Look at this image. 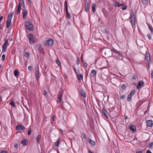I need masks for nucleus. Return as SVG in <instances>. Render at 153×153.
Masks as SVG:
<instances>
[{"instance_id": "obj_20", "label": "nucleus", "mask_w": 153, "mask_h": 153, "mask_svg": "<svg viewBox=\"0 0 153 153\" xmlns=\"http://www.w3.org/2000/svg\"><path fill=\"white\" fill-rule=\"evenodd\" d=\"M130 17L131 21L132 20V21H133L134 20H135L134 15V12H131Z\"/></svg>"}, {"instance_id": "obj_16", "label": "nucleus", "mask_w": 153, "mask_h": 153, "mask_svg": "<svg viewBox=\"0 0 153 153\" xmlns=\"http://www.w3.org/2000/svg\"><path fill=\"white\" fill-rule=\"evenodd\" d=\"M138 78V75L137 74H133L131 77V80L133 81H135Z\"/></svg>"}, {"instance_id": "obj_1", "label": "nucleus", "mask_w": 153, "mask_h": 153, "mask_svg": "<svg viewBox=\"0 0 153 153\" xmlns=\"http://www.w3.org/2000/svg\"><path fill=\"white\" fill-rule=\"evenodd\" d=\"M114 6L115 7H120L122 6L123 7H122V9L123 10H126L127 8V6L125 5L123 3H120L119 2L115 1L114 2Z\"/></svg>"}, {"instance_id": "obj_56", "label": "nucleus", "mask_w": 153, "mask_h": 153, "mask_svg": "<svg viewBox=\"0 0 153 153\" xmlns=\"http://www.w3.org/2000/svg\"><path fill=\"white\" fill-rule=\"evenodd\" d=\"M23 3L22 2H20L19 3L18 5H20V6H21L22 5Z\"/></svg>"}, {"instance_id": "obj_61", "label": "nucleus", "mask_w": 153, "mask_h": 153, "mask_svg": "<svg viewBox=\"0 0 153 153\" xmlns=\"http://www.w3.org/2000/svg\"><path fill=\"white\" fill-rule=\"evenodd\" d=\"M55 146L56 147L58 146H59V144H55Z\"/></svg>"}, {"instance_id": "obj_5", "label": "nucleus", "mask_w": 153, "mask_h": 153, "mask_svg": "<svg viewBox=\"0 0 153 153\" xmlns=\"http://www.w3.org/2000/svg\"><path fill=\"white\" fill-rule=\"evenodd\" d=\"M135 91L134 90L132 91L128 95L127 100L128 101L130 102L131 101V98L132 96L134 94Z\"/></svg>"}, {"instance_id": "obj_63", "label": "nucleus", "mask_w": 153, "mask_h": 153, "mask_svg": "<svg viewBox=\"0 0 153 153\" xmlns=\"http://www.w3.org/2000/svg\"><path fill=\"white\" fill-rule=\"evenodd\" d=\"M128 119V117L127 116H126V117H125V120H126V119Z\"/></svg>"}, {"instance_id": "obj_54", "label": "nucleus", "mask_w": 153, "mask_h": 153, "mask_svg": "<svg viewBox=\"0 0 153 153\" xmlns=\"http://www.w3.org/2000/svg\"><path fill=\"white\" fill-rule=\"evenodd\" d=\"M60 143V140L59 139H58V140L55 142V143Z\"/></svg>"}, {"instance_id": "obj_38", "label": "nucleus", "mask_w": 153, "mask_h": 153, "mask_svg": "<svg viewBox=\"0 0 153 153\" xmlns=\"http://www.w3.org/2000/svg\"><path fill=\"white\" fill-rule=\"evenodd\" d=\"M27 142L28 140L26 139H24L22 141L21 143H26Z\"/></svg>"}, {"instance_id": "obj_58", "label": "nucleus", "mask_w": 153, "mask_h": 153, "mask_svg": "<svg viewBox=\"0 0 153 153\" xmlns=\"http://www.w3.org/2000/svg\"><path fill=\"white\" fill-rule=\"evenodd\" d=\"M88 153H93L89 149L88 150Z\"/></svg>"}, {"instance_id": "obj_27", "label": "nucleus", "mask_w": 153, "mask_h": 153, "mask_svg": "<svg viewBox=\"0 0 153 153\" xmlns=\"http://www.w3.org/2000/svg\"><path fill=\"white\" fill-rule=\"evenodd\" d=\"M41 137V135H39L36 138V142L37 143H39V141L40 140Z\"/></svg>"}, {"instance_id": "obj_22", "label": "nucleus", "mask_w": 153, "mask_h": 153, "mask_svg": "<svg viewBox=\"0 0 153 153\" xmlns=\"http://www.w3.org/2000/svg\"><path fill=\"white\" fill-rule=\"evenodd\" d=\"M90 8L89 4L88 3L86 4L85 7V10L86 12H88L89 11Z\"/></svg>"}, {"instance_id": "obj_60", "label": "nucleus", "mask_w": 153, "mask_h": 153, "mask_svg": "<svg viewBox=\"0 0 153 153\" xmlns=\"http://www.w3.org/2000/svg\"><path fill=\"white\" fill-rule=\"evenodd\" d=\"M22 3H23V5H22V6L23 7H25V4H24L23 1Z\"/></svg>"}, {"instance_id": "obj_31", "label": "nucleus", "mask_w": 153, "mask_h": 153, "mask_svg": "<svg viewBox=\"0 0 153 153\" xmlns=\"http://www.w3.org/2000/svg\"><path fill=\"white\" fill-rule=\"evenodd\" d=\"M65 10L66 11V13H68V7L67 5V3L65 1Z\"/></svg>"}, {"instance_id": "obj_44", "label": "nucleus", "mask_w": 153, "mask_h": 153, "mask_svg": "<svg viewBox=\"0 0 153 153\" xmlns=\"http://www.w3.org/2000/svg\"><path fill=\"white\" fill-rule=\"evenodd\" d=\"M88 142L89 143H95V142L92 140L91 139L89 140L88 141Z\"/></svg>"}, {"instance_id": "obj_11", "label": "nucleus", "mask_w": 153, "mask_h": 153, "mask_svg": "<svg viewBox=\"0 0 153 153\" xmlns=\"http://www.w3.org/2000/svg\"><path fill=\"white\" fill-rule=\"evenodd\" d=\"M144 84V82L142 80H140L139 81L138 84L136 86V88L137 89H139L141 87H142Z\"/></svg>"}, {"instance_id": "obj_4", "label": "nucleus", "mask_w": 153, "mask_h": 153, "mask_svg": "<svg viewBox=\"0 0 153 153\" xmlns=\"http://www.w3.org/2000/svg\"><path fill=\"white\" fill-rule=\"evenodd\" d=\"M25 26L28 30L32 31L33 30V25L29 22H27L25 23Z\"/></svg>"}, {"instance_id": "obj_55", "label": "nucleus", "mask_w": 153, "mask_h": 153, "mask_svg": "<svg viewBox=\"0 0 153 153\" xmlns=\"http://www.w3.org/2000/svg\"><path fill=\"white\" fill-rule=\"evenodd\" d=\"M0 153H7L6 151H2Z\"/></svg>"}, {"instance_id": "obj_19", "label": "nucleus", "mask_w": 153, "mask_h": 153, "mask_svg": "<svg viewBox=\"0 0 153 153\" xmlns=\"http://www.w3.org/2000/svg\"><path fill=\"white\" fill-rule=\"evenodd\" d=\"M111 51L112 52H113L116 53V54H118L120 56H121L122 55V53H120L119 51L116 50L114 48H113L112 49H111Z\"/></svg>"}, {"instance_id": "obj_33", "label": "nucleus", "mask_w": 153, "mask_h": 153, "mask_svg": "<svg viewBox=\"0 0 153 153\" xmlns=\"http://www.w3.org/2000/svg\"><path fill=\"white\" fill-rule=\"evenodd\" d=\"M141 1L143 4H147L148 0H141Z\"/></svg>"}, {"instance_id": "obj_47", "label": "nucleus", "mask_w": 153, "mask_h": 153, "mask_svg": "<svg viewBox=\"0 0 153 153\" xmlns=\"http://www.w3.org/2000/svg\"><path fill=\"white\" fill-rule=\"evenodd\" d=\"M131 23L132 24V26H133L134 25H135V20H134L133 21H131Z\"/></svg>"}, {"instance_id": "obj_26", "label": "nucleus", "mask_w": 153, "mask_h": 153, "mask_svg": "<svg viewBox=\"0 0 153 153\" xmlns=\"http://www.w3.org/2000/svg\"><path fill=\"white\" fill-rule=\"evenodd\" d=\"M13 73L14 76L16 77H17L19 75V72L17 70H15L14 71Z\"/></svg>"}, {"instance_id": "obj_12", "label": "nucleus", "mask_w": 153, "mask_h": 153, "mask_svg": "<svg viewBox=\"0 0 153 153\" xmlns=\"http://www.w3.org/2000/svg\"><path fill=\"white\" fill-rule=\"evenodd\" d=\"M150 55L149 53L146 52L145 54V59L146 61L149 62L150 61Z\"/></svg>"}, {"instance_id": "obj_41", "label": "nucleus", "mask_w": 153, "mask_h": 153, "mask_svg": "<svg viewBox=\"0 0 153 153\" xmlns=\"http://www.w3.org/2000/svg\"><path fill=\"white\" fill-rule=\"evenodd\" d=\"M47 92L45 90H44L43 91V94L45 96H46L47 94Z\"/></svg>"}, {"instance_id": "obj_53", "label": "nucleus", "mask_w": 153, "mask_h": 153, "mask_svg": "<svg viewBox=\"0 0 153 153\" xmlns=\"http://www.w3.org/2000/svg\"><path fill=\"white\" fill-rule=\"evenodd\" d=\"M151 76L152 78H153V70L152 71L151 73Z\"/></svg>"}, {"instance_id": "obj_6", "label": "nucleus", "mask_w": 153, "mask_h": 153, "mask_svg": "<svg viewBox=\"0 0 153 153\" xmlns=\"http://www.w3.org/2000/svg\"><path fill=\"white\" fill-rule=\"evenodd\" d=\"M28 37L29 40L30 44L31 45L33 44L34 42L33 35L30 33L28 35Z\"/></svg>"}, {"instance_id": "obj_35", "label": "nucleus", "mask_w": 153, "mask_h": 153, "mask_svg": "<svg viewBox=\"0 0 153 153\" xmlns=\"http://www.w3.org/2000/svg\"><path fill=\"white\" fill-rule=\"evenodd\" d=\"M10 105L13 106L14 107H15L16 106L15 105V103L13 101H11L10 102Z\"/></svg>"}, {"instance_id": "obj_29", "label": "nucleus", "mask_w": 153, "mask_h": 153, "mask_svg": "<svg viewBox=\"0 0 153 153\" xmlns=\"http://www.w3.org/2000/svg\"><path fill=\"white\" fill-rule=\"evenodd\" d=\"M81 95L84 97H86V94L83 90H82L81 92Z\"/></svg>"}, {"instance_id": "obj_32", "label": "nucleus", "mask_w": 153, "mask_h": 153, "mask_svg": "<svg viewBox=\"0 0 153 153\" xmlns=\"http://www.w3.org/2000/svg\"><path fill=\"white\" fill-rule=\"evenodd\" d=\"M32 132V129L31 127H30L29 128V130L27 133V134L28 135H30L31 134Z\"/></svg>"}, {"instance_id": "obj_23", "label": "nucleus", "mask_w": 153, "mask_h": 153, "mask_svg": "<svg viewBox=\"0 0 153 153\" xmlns=\"http://www.w3.org/2000/svg\"><path fill=\"white\" fill-rule=\"evenodd\" d=\"M147 26L149 29L150 30L151 33L152 34L153 33V28L152 26L149 24H147Z\"/></svg>"}, {"instance_id": "obj_24", "label": "nucleus", "mask_w": 153, "mask_h": 153, "mask_svg": "<svg viewBox=\"0 0 153 153\" xmlns=\"http://www.w3.org/2000/svg\"><path fill=\"white\" fill-rule=\"evenodd\" d=\"M7 46H4V45H3L2 46V52L3 53H4L5 51H6L7 49Z\"/></svg>"}, {"instance_id": "obj_48", "label": "nucleus", "mask_w": 153, "mask_h": 153, "mask_svg": "<svg viewBox=\"0 0 153 153\" xmlns=\"http://www.w3.org/2000/svg\"><path fill=\"white\" fill-rule=\"evenodd\" d=\"M80 63V60L79 59V58H77V61H76V63L77 65H78Z\"/></svg>"}, {"instance_id": "obj_43", "label": "nucleus", "mask_w": 153, "mask_h": 153, "mask_svg": "<svg viewBox=\"0 0 153 153\" xmlns=\"http://www.w3.org/2000/svg\"><path fill=\"white\" fill-rule=\"evenodd\" d=\"M5 58V54H3L2 55L1 57V60L2 61L4 60Z\"/></svg>"}, {"instance_id": "obj_14", "label": "nucleus", "mask_w": 153, "mask_h": 153, "mask_svg": "<svg viewBox=\"0 0 153 153\" xmlns=\"http://www.w3.org/2000/svg\"><path fill=\"white\" fill-rule=\"evenodd\" d=\"M97 74V71L95 70H93L91 71L90 75L92 77H94L96 76Z\"/></svg>"}, {"instance_id": "obj_28", "label": "nucleus", "mask_w": 153, "mask_h": 153, "mask_svg": "<svg viewBox=\"0 0 153 153\" xmlns=\"http://www.w3.org/2000/svg\"><path fill=\"white\" fill-rule=\"evenodd\" d=\"M81 137L84 139H86V136L85 133H82L81 134Z\"/></svg>"}, {"instance_id": "obj_25", "label": "nucleus", "mask_w": 153, "mask_h": 153, "mask_svg": "<svg viewBox=\"0 0 153 153\" xmlns=\"http://www.w3.org/2000/svg\"><path fill=\"white\" fill-rule=\"evenodd\" d=\"M21 6H20V5H18L17 12V14L18 15L20 13L21 10Z\"/></svg>"}, {"instance_id": "obj_64", "label": "nucleus", "mask_w": 153, "mask_h": 153, "mask_svg": "<svg viewBox=\"0 0 153 153\" xmlns=\"http://www.w3.org/2000/svg\"><path fill=\"white\" fill-rule=\"evenodd\" d=\"M116 58L117 59H119L120 58H118L117 57H116Z\"/></svg>"}, {"instance_id": "obj_59", "label": "nucleus", "mask_w": 153, "mask_h": 153, "mask_svg": "<svg viewBox=\"0 0 153 153\" xmlns=\"http://www.w3.org/2000/svg\"><path fill=\"white\" fill-rule=\"evenodd\" d=\"M81 59H82V63H84V60H83V59H82V57H81Z\"/></svg>"}, {"instance_id": "obj_13", "label": "nucleus", "mask_w": 153, "mask_h": 153, "mask_svg": "<svg viewBox=\"0 0 153 153\" xmlns=\"http://www.w3.org/2000/svg\"><path fill=\"white\" fill-rule=\"evenodd\" d=\"M129 129L132 131L133 132H134L136 131V127L132 125H129L128 126Z\"/></svg>"}, {"instance_id": "obj_15", "label": "nucleus", "mask_w": 153, "mask_h": 153, "mask_svg": "<svg viewBox=\"0 0 153 153\" xmlns=\"http://www.w3.org/2000/svg\"><path fill=\"white\" fill-rule=\"evenodd\" d=\"M22 14L23 19H26V16L27 14V11L26 9H24L23 10Z\"/></svg>"}, {"instance_id": "obj_49", "label": "nucleus", "mask_w": 153, "mask_h": 153, "mask_svg": "<svg viewBox=\"0 0 153 153\" xmlns=\"http://www.w3.org/2000/svg\"><path fill=\"white\" fill-rule=\"evenodd\" d=\"M147 36L149 39L150 40L151 39V36L149 34L147 35Z\"/></svg>"}, {"instance_id": "obj_17", "label": "nucleus", "mask_w": 153, "mask_h": 153, "mask_svg": "<svg viewBox=\"0 0 153 153\" xmlns=\"http://www.w3.org/2000/svg\"><path fill=\"white\" fill-rule=\"evenodd\" d=\"M47 42L49 46H51L52 45L53 43V40L52 39H49L47 41Z\"/></svg>"}, {"instance_id": "obj_50", "label": "nucleus", "mask_w": 153, "mask_h": 153, "mask_svg": "<svg viewBox=\"0 0 153 153\" xmlns=\"http://www.w3.org/2000/svg\"><path fill=\"white\" fill-rule=\"evenodd\" d=\"M28 69L29 70H31L33 68L31 66H29L28 67Z\"/></svg>"}, {"instance_id": "obj_57", "label": "nucleus", "mask_w": 153, "mask_h": 153, "mask_svg": "<svg viewBox=\"0 0 153 153\" xmlns=\"http://www.w3.org/2000/svg\"><path fill=\"white\" fill-rule=\"evenodd\" d=\"M146 153H152L151 151L149 150H148L146 151Z\"/></svg>"}, {"instance_id": "obj_34", "label": "nucleus", "mask_w": 153, "mask_h": 153, "mask_svg": "<svg viewBox=\"0 0 153 153\" xmlns=\"http://www.w3.org/2000/svg\"><path fill=\"white\" fill-rule=\"evenodd\" d=\"M83 67L84 69H86L87 68L88 65L85 62H84L83 63Z\"/></svg>"}, {"instance_id": "obj_7", "label": "nucleus", "mask_w": 153, "mask_h": 153, "mask_svg": "<svg viewBox=\"0 0 153 153\" xmlns=\"http://www.w3.org/2000/svg\"><path fill=\"white\" fill-rule=\"evenodd\" d=\"M36 79L37 81H38V78L40 76V74L39 73V69L38 67L35 68Z\"/></svg>"}, {"instance_id": "obj_45", "label": "nucleus", "mask_w": 153, "mask_h": 153, "mask_svg": "<svg viewBox=\"0 0 153 153\" xmlns=\"http://www.w3.org/2000/svg\"><path fill=\"white\" fill-rule=\"evenodd\" d=\"M14 147L16 149H17L18 148V144H15Z\"/></svg>"}, {"instance_id": "obj_10", "label": "nucleus", "mask_w": 153, "mask_h": 153, "mask_svg": "<svg viewBox=\"0 0 153 153\" xmlns=\"http://www.w3.org/2000/svg\"><path fill=\"white\" fill-rule=\"evenodd\" d=\"M147 126L149 127H152L153 125V121L152 120H149L146 121Z\"/></svg>"}, {"instance_id": "obj_46", "label": "nucleus", "mask_w": 153, "mask_h": 153, "mask_svg": "<svg viewBox=\"0 0 153 153\" xmlns=\"http://www.w3.org/2000/svg\"><path fill=\"white\" fill-rule=\"evenodd\" d=\"M125 97L126 96L125 95H123L120 97V99L124 100Z\"/></svg>"}, {"instance_id": "obj_40", "label": "nucleus", "mask_w": 153, "mask_h": 153, "mask_svg": "<svg viewBox=\"0 0 153 153\" xmlns=\"http://www.w3.org/2000/svg\"><path fill=\"white\" fill-rule=\"evenodd\" d=\"M8 40L6 39V40H5V42L4 43V44H3V45H4V46H7V45H8Z\"/></svg>"}, {"instance_id": "obj_36", "label": "nucleus", "mask_w": 153, "mask_h": 153, "mask_svg": "<svg viewBox=\"0 0 153 153\" xmlns=\"http://www.w3.org/2000/svg\"><path fill=\"white\" fill-rule=\"evenodd\" d=\"M126 87V85L125 84H123L121 86V89L124 90Z\"/></svg>"}, {"instance_id": "obj_51", "label": "nucleus", "mask_w": 153, "mask_h": 153, "mask_svg": "<svg viewBox=\"0 0 153 153\" xmlns=\"http://www.w3.org/2000/svg\"><path fill=\"white\" fill-rule=\"evenodd\" d=\"M56 117L55 116H53L52 117V120L53 121H55L56 120Z\"/></svg>"}, {"instance_id": "obj_52", "label": "nucleus", "mask_w": 153, "mask_h": 153, "mask_svg": "<svg viewBox=\"0 0 153 153\" xmlns=\"http://www.w3.org/2000/svg\"><path fill=\"white\" fill-rule=\"evenodd\" d=\"M0 18V23L3 18V16H1Z\"/></svg>"}, {"instance_id": "obj_30", "label": "nucleus", "mask_w": 153, "mask_h": 153, "mask_svg": "<svg viewBox=\"0 0 153 153\" xmlns=\"http://www.w3.org/2000/svg\"><path fill=\"white\" fill-rule=\"evenodd\" d=\"M96 6V5L93 4L92 5V11L93 12H94L96 10L95 8Z\"/></svg>"}, {"instance_id": "obj_18", "label": "nucleus", "mask_w": 153, "mask_h": 153, "mask_svg": "<svg viewBox=\"0 0 153 153\" xmlns=\"http://www.w3.org/2000/svg\"><path fill=\"white\" fill-rule=\"evenodd\" d=\"M38 51L41 53H44V51L43 50V48L42 46L40 45H38Z\"/></svg>"}, {"instance_id": "obj_3", "label": "nucleus", "mask_w": 153, "mask_h": 153, "mask_svg": "<svg viewBox=\"0 0 153 153\" xmlns=\"http://www.w3.org/2000/svg\"><path fill=\"white\" fill-rule=\"evenodd\" d=\"M73 69L75 73L77 75V79L79 80L80 81L83 78V75L80 74L79 70L77 71L75 67H74Z\"/></svg>"}, {"instance_id": "obj_62", "label": "nucleus", "mask_w": 153, "mask_h": 153, "mask_svg": "<svg viewBox=\"0 0 153 153\" xmlns=\"http://www.w3.org/2000/svg\"><path fill=\"white\" fill-rule=\"evenodd\" d=\"M66 14H67V15L68 16H69V13L68 12V13H66ZM68 18H69V17L68 16Z\"/></svg>"}, {"instance_id": "obj_21", "label": "nucleus", "mask_w": 153, "mask_h": 153, "mask_svg": "<svg viewBox=\"0 0 153 153\" xmlns=\"http://www.w3.org/2000/svg\"><path fill=\"white\" fill-rule=\"evenodd\" d=\"M102 111L104 114V116L106 118H108V117L107 114L108 113L107 112L105 111V109L103 108L102 110Z\"/></svg>"}, {"instance_id": "obj_39", "label": "nucleus", "mask_w": 153, "mask_h": 153, "mask_svg": "<svg viewBox=\"0 0 153 153\" xmlns=\"http://www.w3.org/2000/svg\"><path fill=\"white\" fill-rule=\"evenodd\" d=\"M56 63L59 65H61V63L59 60L58 59H56Z\"/></svg>"}, {"instance_id": "obj_8", "label": "nucleus", "mask_w": 153, "mask_h": 153, "mask_svg": "<svg viewBox=\"0 0 153 153\" xmlns=\"http://www.w3.org/2000/svg\"><path fill=\"white\" fill-rule=\"evenodd\" d=\"M16 129L17 130H24L26 128L22 125H18L16 126Z\"/></svg>"}, {"instance_id": "obj_42", "label": "nucleus", "mask_w": 153, "mask_h": 153, "mask_svg": "<svg viewBox=\"0 0 153 153\" xmlns=\"http://www.w3.org/2000/svg\"><path fill=\"white\" fill-rule=\"evenodd\" d=\"M135 152L136 153H142V152L138 149H136L135 150Z\"/></svg>"}, {"instance_id": "obj_37", "label": "nucleus", "mask_w": 153, "mask_h": 153, "mask_svg": "<svg viewBox=\"0 0 153 153\" xmlns=\"http://www.w3.org/2000/svg\"><path fill=\"white\" fill-rule=\"evenodd\" d=\"M29 55L30 54L28 52H26L25 53V56L26 58H28L29 56Z\"/></svg>"}, {"instance_id": "obj_9", "label": "nucleus", "mask_w": 153, "mask_h": 153, "mask_svg": "<svg viewBox=\"0 0 153 153\" xmlns=\"http://www.w3.org/2000/svg\"><path fill=\"white\" fill-rule=\"evenodd\" d=\"M62 93H59L57 95V103H59L62 100Z\"/></svg>"}, {"instance_id": "obj_2", "label": "nucleus", "mask_w": 153, "mask_h": 153, "mask_svg": "<svg viewBox=\"0 0 153 153\" xmlns=\"http://www.w3.org/2000/svg\"><path fill=\"white\" fill-rule=\"evenodd\" d=\"M13 15L12 14H9L7 17V20L6 21V27L8 28L12 25L11 20L13 17Z\"/></svg>"}]
</instances>
